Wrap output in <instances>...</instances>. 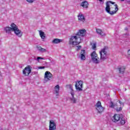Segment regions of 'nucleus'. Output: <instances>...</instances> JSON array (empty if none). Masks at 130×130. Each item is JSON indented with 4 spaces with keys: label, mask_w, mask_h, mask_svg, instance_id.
Here are the masks:
<instances>
[{
    "label": "nucleus",
    "mask_w": 130,
    "mask_h": 130,
    "mask_svg": "<svg viewBox=\"0 0 130 130\" xmlns=\"http://www.w3.org/2000/svg\"><path fill=\"white\" fill-rule=\"evenodd\" d=\"M112 120L113 122H117V121H119V120H120V115L115 114L112 117Z\"/></svg>",
    "instance_id": "nucleus-11"
},
{
    "label": "nucleus",
    "mask_w": 130,
    "mask_h": 130,
    "mask_svg": "<svg viewBox=\"0 0 130 130\" xmlns=\"http://www.w3.org/2000/svg\"><path fill=\"white\" fill-rule=\"evenodd\" d=\"M80 58L81 60H85V59H86V51H85V50H81L80 52Z\"/></svg>",
    "instance_id": "nucleus-13"
},
{
    "label": "nucleus",
    "mask_w": 130,
    "mask_h": 130,
    "mask_svg": "<svg viewBox=\"0 0 130 130\" xmlns=\"http://www.w3.org/2000/svg\"><path fill=\"white\" fill-rule=\"evenodd\" d=\"M54 89L56 93V96H58V93H59V85L58 84L56 85L55 86Z\"/></svg>",
    "instance_id": "nucleus-18"
},
{
    "label": "nucleus",
    "mask_w": 130,
    "mask_h": 130,
    "mask_svg": "<svg viewBox=\"0 0 130 130\" xmlns=\"http://www.w3.org/2000/svg\"><path fill=\"white\" fill-rule=\"evenodd\" d=\"M120 124H122V125L125 124V120H124L123 119H121V120L120 122Z\"/></svg>",
    "instance_id": "nucleus-23"
},
{
    "label": "nucleus",
    "mask_w": 130,
    "mask_h": 130,
    "mask_svg": "<svg viewBox=\"0 0 130 130\" xmlns=\"http://www.w3.org/2000/svg\"><path fill=\"white\" fill-rule=\"evenodd\" d=\"M108 49V47H104L100 52V58L98 57V54L96 53L95 51H93L90 54V56L91 57V59L95 63H99L100 60L104 61L106 58H107V50Z\"/></svg>",
    "instance_id": "nucleus-1"
},
{
    "label": "nucleus",
    "mask_w": 130,
    "mask_h": 130,
    "mask_svg": "<svg viewBox=\"0 0 130 130\" xmlns=\"http://www.w3.org/2000/svg\"><path fill=\"white\" fill-rule=\"evenodd\" d=\"M100 2H103L104 0H99Z\"/></svg>",
    "instance_id": "nucleus-30"
},
{
    "label": "nucleus",
    "mask_w": 130,
    "mask_h": 130,
    "mask_svg": "<svg viewBox=\"0 0 130 130\" xmlns=\"http://www.w3.org/2000/svg\"><path fill=\"white\" fill-rule=\"evenodd\" d=\"M81 7H82V8H84L85 9L88 8V6H89V4H88V2L86 1H83L81 3L80 5Z\"/></svg>",
    "instance_id": "nucleus-16"
},
{
    "label": "nucleus",
    "mask_w": 130,
    "mask_h": 130,
    "mask_svg": "<svg viewBox=\"0 0 130 130\" xmlns=\"http://www.w3.org/2000/svg\"><path fill=\"white\" fill-rule=\"evenodd\" d=\"M49 130H56V124L53 120H50Z\"/></svg>",
    "instance_id": "nucleus-10"
},
{
    "label": "nucleus",
    "mask_w": 130,
    "mask_h": 130,
    "mask_svg": "<svg viewBox=\"0 0 130 130\" xmlns=\"http://www.w3.org/2000/svg\"><path fill=\"white\" fill-rule=\"evenodd\" d=\"M69 87V88L71 90V95H72V98L70 99L71 102L74 104L77 103V99H76L74 96L75 92L74 91V89H73V85L69 84L68 85Z\"/></svg>",
    "instance_id": "nucleus-6"
},
{
    "label": "nucleus",
    "mask_w": 130,
    "mask_h": 130,
    "mask_svg": "<svg viewBox=\"0 0 130 130\" xmlns=\"http://www.w3.org/2000/svg\"><path fill=\"white\" fill-rule=\"evenodd\" d=\"M61 41H62V40L55 39L52 41V43H54V44H57L58 43H60V42H61Z\"/></svg>",
    "instance_id": "nucleus-20"
},
{
    "label": "nucleus",
    "mask_w": 130,
    "mask_h": 130,
    "mask_svg": "<svg viewBox=\"0 0 130 130\" xmlns=\"http://www.w3.org/2000/svg\"><path fill=\"white\" fill-rule=\"evenodd\" d=\"M95 108L99 113H102L104 111V108L101 105V102L98 101L95 104Z\"/></svg>",
    "instance_id": "nucleus-8"
},
{
    "label": "nucleus",
    "mask_w": 130,
    "mask_h": 130,
    "mask_svg": "<svg viewBox=\"0 0 130 130\" xmlns=\"http://www.w3.org/2000/svg\"><path fill=\"white\" fill-rule=\"evenodd\" d=\"M125 69H126L125 66H120L118 67L117 70L119 71V74H124Z\"/></svg>",
    "instance_id": "nucleus-14"
},
{
    "label": "nucleus",
    "mask_w": 130,
    "mask_h": 130,
    "mask_svg": "<svg viewBox=\"0 0 130 130\" xmlns=\"http://www.w3.org/2000/svg\"><path fill=\"white\" fill-rule=\"evenodd\" d=\"M53 77L52 74L50 72L46 71L45 73V79H47L49 81L52 79Z\"/></svg>",
    "instance_id": "nucleus-12"
},
{
    "label": "nucleus",
    "mask_w": 130,
    "mask_h": 130,
    "mask_svg": "<svg viewBox=\"0 0 130 130\" xmlns=\"http://www.w3.org/2000/svg\"><path fill=\"white\" fill-rule=\"evenodd\" d=\"M6 33H10L11 31H14V33L18 36V37H21L23 35V32L21 30L18 28V26L16 25L14 23H12L10 27H6L5 28Z\"/></svg>",
    "instance_id": "nucleus-4"
},
{
    "label": "nucleus",
    "mask_w": 130,
    "mask_h": 130,
    "mask_svg": "<svg viewBox=\"0 0 130 130\" xmlns=\"http://www.w3.org/2000/svg\"><path fill=\"white\" fill-rule=\"evenodd\" d=\"M37 48L39 51H41V52H46V51H47L45 49L41 47V46L37 47Z\"/></svg>",
    "instance_id": "nucleus-21"
},
{
    "label": "nucleus",
    "mask_w": 130,
    "mask_h": 130,
    "mask_svg": "<svg viewBox=\"0 0 130 130\" xmlns=\"http://www.w3.org/2000/svg\"><path fill=\"white\" fill-rule=\"evenodd\" d=\"M119 104H120L119 105H118V104L117 103H116L114 104H113V102H111L110 107H111V108H115L116 111L118 112L119 111L122 110V108H121V106H120L121 104V103H120V101H119Z\"/></svg>",
    "instance_id": "nucleus-5"
},
{
    "label": "nucleus",
    "mask_w": 130,
    "mask_h": 130,
    "mask_svg": "<svg viewBox=\"0 0 130 130\" xmlns=\"http://www.w3.org/2000/svg\"><path fill=\"white\" fill-rule=\"evenodd\" d=\"M39 32L41 38L43 40L45 39V33H44V32L42 31V30H39Z\"/></svg>",
    "instance_id": "nucleus-19"
},
{
    "label": "nucleus",
    "mask_w": 130,
    "mask_h": 130,
    "mask_svg": "<svg viewBox=\"0 0 130 130\" xmlns=\"http://www.w3.org/2000/svg\"><path fill=\"white\" fill-rule=\"evenodd\" d=\"M78 18L79 21H80V22H84L85 21V17H84V15H83V14H79L78 15Z\"/></svg>",
    "instance_id": "nucleus-15"
},
{
    "label": "nucleus",
    "mask_w": 130,
    "mask_h": 130,
    "mask_svg": "<svg viewBox=\"0 0 130 130\" xmlns=\"http://www.w3.org/2000/svg\"><path fill=\"white\" fill-rule=\"evenodd\" d=\"M96 32L99 34V35H100L102 37H104V36H105V34H104L102 30L99 28L96 29Z\"/></svg>",
    "instance_id": "nucleus-17"
},
{
    "label": "nucleus",
    "mask_w": 130,
    "mask_h": 130,
    "mask_svg": "<svg viewBox=\"0 0 130 130\" xmlns=\"http://www.w3.org/2000/svg\"><path fill=\"white\" fill-rule=\"evenodd\" d=\"M80 48H82V47L81 46H77V50H80Z\"/></svg>",
    "instance_id": "nucleus-27"
},
{
    "label": "nucleus",
    "mask_w": 130,
    "mask_h": 130,
    "mask_svg": "<svg viewBox=\"0 0 130 130\" xmlns=\"http://www.w3.org/2000/svg\"><path fill=\"white\" fill-rule=\"evenodd\" d=\"M40 70H43V69H45V67H39Z\"/></svg>",
    "instance_id": "nucleus-26"
},
{
    "label": "nucleus",
    "mask_w": 130,
    "mask_h": 130,
    "mask_svg": "<svg viewBox=\"0 0 130 130\" xmlns=\"http://www.w3.org/2000/svg\"><path fill=\"white\" fill-rule=\"evenodd\" d=\"M87 33V31L86 29H83L79 30L78 32H77L76 35L74 36H72L69 40V44H72L74 46H76V45H79L80 43L82 42V38L80 37H84L86 35Z\"/></svg>",
    "instance_id": "nucleus-2"
},
{
    "label": "nucleus",
    "mask_w": 130,
    "mask_h": 130,
    "mask_svg": "<svg viewBox=\"0 0 130 130\" xmlns=\"http://www.w3.org/2000/svg\"><path fill=\"white\" fill-rule=\"evenodd\" d=\"M32 72V67L30 65L27 66L23 70L22 74L24 75V76H29L30 74Z\"/></svg>",
    "instance_id": "nucleus-7"
},
{
    "label": "nucleus",
    "mask_w": 130,
    "mask_h": 130,
    "mask_svg": "<svg viewBox=\"0 0 130 130\" xmlns=\"http://www.w3.org/2000/svg\"><path fill=\"white\" fill-rule=\"evenodd\" d=\"M124 30L125 31H127V30H128V28H127V27H125Z\"/></svg>",
    "instance_id": "nucleus-28"
},
{
    "label": "nucleus",
    "mask_w": 130,
    "mask_h": 130,
    "mask_svg": "<svg viewBox=\"0 0 130 130\" xmlns=\"http://www.w3.org/2000/svg\"><path fill=\"white\" fill-rule=\"evenodd\" d=\"M91 45H92V49L93 50H96V43H93L92 44H91Z\"/></svg>",
    "instance_id": "nucleus-22"
},
{
    "label": "nucleus",
    "mask_w": 130,
    "mask_h": 130,
    "mask_svg": "<svg viewBox=\"0 0 130 130\" xmlns=\"http://www.w3.org/2000/svg\"><path fill=\"white\" fill-rule=\"evenodd\" d=\"M127 53H128V55H130V50H128Z\"/></svg>",
    "instance_id": "nucleus-29"
},
{
    "label": "nucleus",
    "mask_w": 130,
    "mask_h": 130,
    "mask_svg": "<svg viewBox=\"0 0 130 130\" xmlns=\"http://www.w3.org/2000/svg\"><path fill=\"white\" fill-rule=\"evenodd\" d=\"M106 11L110 15H114L118 11V6L114 2L108 1L106 3Z\"/></svg>",
    "instance_id": "nucleus-3"
},
{
    "label": "nucleus",
    "mask_w": 130,
    "mask_h": 130,
    "mask_svg": "<svg viewBox=\"0 0 130 130\" xmlns=\"http://www.w3.org/2000/svg\"><path fill=\"white\" fill-rule=\"evenodd\" d=\"M75 88L77 91H83V81L80 80L76 82Z\"/></svg>",
    "instance_id": "nucleus-9"
},
{
    "label": "nucleus",
    "mask_w": 130,
    "mask_h": 130,
    "mask_svg": "<svg viewBox=\"0 0 130 130\" xmlns=\"http://www.w3.org/2000/svg\"><path fill=\"white\" fill-rule=\"evenodd\" d=\"M26 1L30 4H32V3L34 2V0H26Z\"/></svg>",
    "instance_id": "nucleus-24"
},
{
    "label": "nucleus",
    "mask_w": 130,
    "mask_h": 130,
    "mask_svg": "<svg viewBox=\"0 0 130 130\" xmlns=\"http://www.w3.org/2000/svg\"><path fill=\"white\" fill-rule=\"evenodd\" d=\"M39 59H44V58L41 57H37V60H39Z\"/></svg>",
    "instance_id": "nucleus-25"
}]
</instances>
